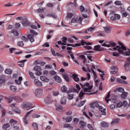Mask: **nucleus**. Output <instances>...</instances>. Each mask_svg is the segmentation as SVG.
Instances as JSON below:
<instances>
[{
	"instance_id": "1",
	"label": "nucleus",
	"mask_w": 130,
	"mask_h": 130,
	"mask_svg": "<svg viewBox=\"0 0 130 130\" xmlns=\"http://www.w3.org/2000/svg\"><path fill=\"white\" fill-rule=\"evenodd\" d=\"M80 85L81 86L82 89H83L84 92L87 93H83L82 92V90L80 92L79 94V96L80 99L82 98L85 94L89 95L92 94L90 92V90H91L93 88V86L91 85L90 86L89 83H86L83 85L80 84Z\"/></svg>"
},
{
	"instance_id": "2",
	"label": "nucleus",
	"mask_w": 130,
	"mask_h": 130,
	"mask_svg": "<svg viewBox=\"0 0 130 130\" xmlns=\"http://www.w3.org/2000/svg\"><path fill=\"white\" fill-rule=\"evenodd\" d=\"M6 101L9 103H10L12 101L13 99L14 100L18 102H21L22 99L20 98L18 96H15L13 95L9 96V98L4 97Z\"/></svg>"
},
{
	"instance_id": "3",
	"label": "nucleus",
	"mask_w": 130,
	"mask_h": 130,
	"mask_svg": "<svg viewBox=\"0 0 130 130\" xmlns=\"http://www.w3.org/2000/svg\"><path fill=\"white\" fill-rule=\"evenodd\" d=\"M30 32L31 34L27 35V37L28 39L30 40L31 42H34L35 41L34 37L35 36L38 35V33L35 30L30 29Z\"/></svg>"
},
{
	"instance_id": "4",
	"label": "nucleus",
	"mask_w": 130,
	"mask_h": 130,
	"mask_svg": "<svg viewBox=\"0 0 130 130\" xmlns=\"http://www.w3.org/2000/svg\"><path fill=\"white\" fill-rule=\"evenodd\" d=\"M113 11L110 12V15L111 16L110 19L112 21H116V20H119L120 18V15L119 14L114 13Z\"/></svg>"
},
{
	"instance_id": "5",
	"label": "nucleus",
	"mask_w": 130,
	"mask_h": 130,
	"mask_svg": "<svg viewBox=\"0 0 130 130\" xmlns=\"http://www.w3.org/2000/svg\"><path fill=\"white\" fill-rule=\"evenodd\" d=\"M119 44L121 46V47H119L117 49L119 53L124 54L123 50L126 51V47L123 45V44L120 42H119Z\"/></svg>"
},
{
	"instance_id": "6",
	"label": "nucleus",
	"mask_w": 130,
	"mask_h": 130,
	"mask_svg": "<svg viewBox=\"0 0 130 130\" xmlns=\"http://www.w3.org/2000/svg\"><path fill=\"white\" fill-rule=\"evenodd\" d=\"M34 70L36 71L35 73L38 76H40L42 74L41 68L40 66H35L34 68Z\"/></svg>"
},
{
	"instance_id": "7",
	"label": "nucleus",
	"mask_w": 130,
	"mask_h": 130,
	"mask_svg": "<svg viewBox=\"0 0 130 130\" xmlns=\"http://www.w3.org/2000/svg\"><path fill=\"white\" fill-rule=\"evenodd\" d=\"M32 105L31 103L27 102V103H24L22 106L23 109H25L27 108H29L30 109H31L35 107V106H32Z\"/></svg>"
},
{
	"instance_id": "8",
	"label": "nucleus",
	"mask_w": 130,
	"mask_h": 130,
	"mask_svg": "<svg viewBox=\"0 0 130 130\" xmlns=\"http://www.w3.org/2000/svg\"><path fill=\"white\" fill-rule=\"evenodd\" d=\"M111 69L112 70L110 71V73L113 74H115L116 75H117L118 73V69L117 67L114 66L111 67Z\"/></svg>"
},
{
	"instance_id": "9",
	"label": "nucleus",
	"mask_w": 130,
	"mask_h": 130,
	"mask_svg": "<svg viewBox=\"0 0 130 130\" xmlns=\"http://www.w3.org/2000/svg\"><path fill=\"white\" fill-rule=\"evenodd\" d=\"M43 90L41 88L37 89L35 90V94L37 96L39 97L42 94Z\"/></svg>"
},
{
	"instance_id": "10",
	"label": "nucleus",
	"mask_w": 130,
	"mask_h": 130,
	"mask_svg": "<svg viewBox=\"0 0 130 130\" xmlns=\"http://www.w3.org/2000/svg\"><path fill=\"white\" fill-rule=\"evenodd\" d=\"M22 23L24 25L26 26H29L30 24V22L26 18H24L22 20Z\"/></svg>"
},
{
	"instance_id": "11",
	"label": "nucleus",
	"mask_w": 130,
	"mask_h": 130,
	"mask_svg": "<svg viewBox=\"0 0 130 130\" xmlns=\"http://www.w3.org/2000/svg\"><path fill=\"white\" fill-rule=\"evenodd\" d=\"M94 50L95 51H101L104 50V48L102 47H101L99 45L95 46L94 47Z\"/></svg>"
},
{
	"instance_id": "12",
	"label": "nucleus",
	"mask_w": 130,
	"mask_h": 130,
	"mask_svg": "<svg viewBox=\"0 0 130 130\" xmlns=\"http://www.w3.org/2000/svg\"><path fill=\"white\" fill-rule=\"evenodd\" d=\"M120 121V119H113L111 123V124L112 125L117 124Z\"/></svg>"
},
{
	"instance_id": "13",
	"label": "nucleus",
	"mask_w": 130,
	"mask_h": 130,
	"mask_svg": "<svg viewBox=\"0 0 130 130\" xmlns=\"http://www.w3.org/2000/svg\"><path fill=\"white\" fill-rule=\"evenodd\" d=\"M98 109L99 111L101 112L103 115H106L105 108L104 109L102 106H101Z\"/></svg>"
},
{
	"instance_id": "14",
	"label": "nucleus",
	"mask_w": 130,
	"mask_h": 130,
	"mask_svg": "<svg viewBox=\"0 0 130 130\" xmlns=\"http://www.w3.org/2000/svg\"><path fill=\"white\" fill-rule=\"evenodd\" d=\"M34 82L35 84L37 86L39 87H41L42 86L41 82L38 80L37 79H35Z\"/></svg>"
},
{
	"instance_id": "15",
	"label": "nucleus",
	"mask_w": 130,
	"mask_h": 130,
	"mask_svg": "<svg viewBox=\"0 0 130 130\" xmlns=\"http://www.w3.org/2000/svg\"><path fill=\"white\" fill-rule=\"evenodd\" d=\"M54 78L56 81L58 83H60L62 81V80L60 77L58 75H55L54 76Z\"/></svg>"
},
{
	"instance_id": "16",
	"label": "nucleus",
	"mask_w": 130,
	"mask_h": 130,
	"mask_svg": "<svg viewBox=\"0 0 130 130\" xmlns=\"http://www.w3.org/2000/svg\"><path fill=\"white\" fill-rule=\"evenodd\" d=\"M72 78L76 82H79V78L78 77V75L75 74H73L72 75Z\"/></svg>"
},
{
	"instance_id": "17",
	"label": "nucleus",
	"mask_w": 130,
	"mask_h": 130,
	"mask_svg": "<svg viewBox=\"0 0 130 130\" xmlns=\"http://www.w3.org/2000/svg\"><path fill=\"white\" fill-rule=\"evenodd\" d=\"M27 60H24L20 61L18 62V65L19 66L23 67L24 66V62Z\"/></svg>"
},
{
	"instance_id": "18",
	"label": "nucleus",
	"mask_w": 130,
	"mask_h": 130,
	"mask_svg": "<svg viewBox=\"0 0 130 130\" xmlns=\"http://www.w3.org/2000/svg\"><path fill=\"white\" fill-rule=\"evenodd\" d=\"M40 79L42 81H43L45 82H48L49 80V79H48L46 77L43 76H40Z\"/></svg>"
},
{
	"instance_id": "19",
	"label": "nucleus",
	"mask_w": 130,
	"mask_h": 130,
	"mask_svg": "<svg viewBox=\"0 0 130 130\" xmlns=\"http://www.w3.org/2000/svg\"><path fill=\"white\" fill-rule=\"evenodd\" d=\"M117 81L118 82L121 84H127V82L124 81L120 78L117 79Z\"/></svg>"
},
{
	"instance_id": "20",
	"label": "nucleus",
	"mask_w": 130,
	"mask_h": 130,
	"mask_svg": "<svg viewBox=\"0 0 130 130\" xmlns=\"http://www.w3.org/2000/svg\"><path fill=\"white\" fill-rule=\"evenodd\" d=\"M105 31L107 33H109L111 32V30L109 26H108L105 27H103Z\"/></svg>"
},
{
	"instance_id": "21",
	"label": "nucleus",
	"mask_w": 130,
	"mask_h": 130,
	"mask_svg": "<svg viewBox=\"0 0 130 130\" xmlns=\"http://www.w3.org/2000/svg\"><path fill=\"white\" fill-rule=\"evenodd\" d=\"M128 94L127 92H124L121 94V98L123 99H124L127 97Z\"/></svg>"
},
{
	"instance_id": "22",
	"label": "nucleus",
	"mask_w": 130,
	"mask_h": 130,
	"mask_svg": "<svg viewBox=\"0 0 130 130\" xmlns=\"http://www.w3.org/2000/svg\"><path fill=\"white\" fill-rule=\"evenodd\" d=\"M101 125L102 126L104 127H108L109 126V124L104 122L101 123Z\"/></svg>"
},
{
	"instance_id": "23",
	"label": "nucleus",
	"mask_w": 130,
	"mask_h": 130,
	"mask_svg": "<svg viewBox=\"0 0 130 130\" xmlns=\"http://www.w3.org/2000/svg\"><path fill=\"white\" fill-rule=\"evenodd\" d=\"M63 126L64 127L69 128L71 129H72L73 128V126L69 124H65Z\"/></svg>"
},
{
	"instance_id": "24",
	"label": "nucleus",
	"mask_w": 130,
	"mask_h": 130,
	"mask_svg": "<svg viewBox=\"0 0 130 130\" xmlns=\"http://www.w3.org/2000/svg\"><path fill=\"white\" fill-rule=\"evenodd\" d=\"M11 33L13 34L14 36H18L19 35V33L17 31L14 29L12 30L11 31Z\"/></svg>"
},
{
	"instance_id": "25",
	"label": "nucleus",
	"mask_w": 130,
	"mask_h": 130,
	"mask_svg": "<svg viewBox=\"0 0 130 130\" xmlns=\"http://www.w3.org/2000/svg\"><path fill=\"white\" fill-rule=\"evenodd\" d=\"M32 125L34 129L37 130L38 129V126L37 124L36 123L33 122L32 124Z\"/></svg>"
},
{
	"instance_id": "26",
	"label": "nucleus",
	"mask_w": 130,
	"mask_h": 130,
	"mask_svg": "<svg viewBox=\"0 0 130 130\" xmlns=\"http://www.w3.org/2000/svg\"><path fill=\"white\" fill-rule=\"evenodd\" d=\"M46 8L45 7H41L39 8L37 10V11L39 13L43 12Z\"/></svg>"
},
{
	"instance_id": "27",
	"label": "nucleus",
	"mask_w": 130,
	"mask_h": 130,
	"mask_svg": "<svg viewBox=\"0 0 130 130\" xmlns=\"http://www.w3.org/2000/svg\"><path fill=\"white\" fill-rule=\"evenodd\" d=\"M92 105H94L95 106L98 108L101 106L99 104L98 102H93L91 104Z\"/></svg>"
},
{
	"instance_id": "28",
	"label": "nucleus",
	"mask_w": 130,
	"mask_h": 130,
	"mask_svg": "<svg viewBox=\"0 0 130 130\" xmlns=\"http://www.w3.org/2000/svg\"><path fill=\"white\" fill-rule=\"evenodd\" d=\"M62 107L61 105H58L56 107V109L60 112H62Z\"/></svg>"
},
{
	"instance_id": "29",
	"label": "nucleus",
	"mask_w": 130,
	"mask_h": 130,
	"mask_svg": "<svg viewBox=\"0 0 130 130\" xmlns=\"http://www.w3.org/2000/svg\"><path fill=\"white\" fill-rule=\"evenodd\" d=\"M12 70L10 69H7L5 71V73L7 74H10L12 73Z\"/></svg>"
},
{
	"instance_id": "30",
	"label": "nucleus",
	"mask_w": 130,
	"mask_h": 130,
	"mask_svg": "<svg viewBox=\"0 0 130 130\" xmlns=\"http://www.w3.org/2000/svg\"><path fill=\"white\" fill-rule=\"evenodd\" d=\"M72 120V117L71 116H68L66 119V120L67 122H70Z\"/></svg>"
},
{
	"instance_id": "31",
	"label": "nucleus",
	"mask_w": 130,
	"mask_h": 130,
	"mask_svg": "<svg viewBox=\"0 0 130 130\" xmlns=\"http://www.w3.org/2000/svg\"><path fill=\"white\" fill-rule=\"evenodd\" d=\"M47 16V17H50L53 18H56L57 17V15H55L54 13L52 14H48Z\"/></svg>"
},
{
	"instance_id": "32",
	"label": "nucleus",
	"mask_w": 130,
	"mask_h": 130,
	"mask_svg": "<svg viewBox=\"0 0 130 130\" xmlns=\"http://www.w3.org/2000/svg\"><path fill=\"white\" fill-rule=\"evenodd\" d=\"M130 64V63L129 62H125L124 65V67L125 68V71H128V69H127L126 68L128 67Z\"/></svg>"
},
{
	"instance_id": "33",
	"label": "nucleus",
	"mask_w": 130,
	"mask_h": 130,
	"mask_svg": "<svg viewBox=\"0 0 130 130\" xmlns=\"http://www.w3.org/2000/svg\"><path fill=\"white\" fill-rule=\"evenodd\" d=\"M61 90L63 92H65L67 91V89L65 86H63L61 88Z\"/></svg>"
},
{
	"instance_id": "34",
	"label": "nucleus",
	"mask_w": 130,
	"mask_h": 130,
	"mask_svg": "<svg viewBox=\"0 0 130 130\" xmlns=\"http://www.w3.org/2000/svg\"><path fill=\"white\" fill-rule=\"evenodd\" d=\"M10 89L11 90H12L13 92L16 91L17 90L16 87L13 86H10Z\"/></svg>"
},
{
	"instance_id": "35",
	"label": "nucleus",
	"mask_w": 130,
	"mask_h": 130,
	"mask_svg": "<svg viewBox=\"0 0 130 130\" xmlns=\"http://www.w3.org/2000/svg\"><path fill=\"white\" fill-rule=\"evenodd\" d=\"M66 102V101L65 97L61 98L60 100V103L61 104H65Z\"/></svg>"
},
{
	"instance_id": "36",
	"label": "nucleus",
	"mask_w": 130,
	"mask_h": 130,
	"mask_svg": "<svg viewBox=\"0 0 130 130\" xmlns=\"http://www.w3.org/2000/svg\"><path fill=\"white\" fill-rule=\"evenodd\" d=\"M28 72L31 78L33 79L35 78V77L34 75V74L32 72L29 70Z\"/></svg>"
},
{
	"instance_id": "37",
	"label": "nucleus",
	"mask_w": 130,
	"mask_h": 130,
	"mask_svg": "<svg viewBox=\"0 0 130 130\" xmlns=\"http://www.w3.org/2000/svg\"><path fill=\"white\" fill-rule=\"evenodd\" d=\"M79 124L81 125V127H83L85 126L86 124L84 121H80Z\"/></svg>"
},
{
	"instance_id": "38",
	"label": "nucleus",
	"mask_w": 130,
	"mask_h": 130,
	"mask_svg": "<svg viewBox=\"0 0 130 130\" xmlns=\"http://www.w3.org/2000/svg\"><path fill=\"white\" fill-rule=\"evenodd\" d=\"M9 123H7L4 124L3 126V128L4 129H6L8 128L10 126Z\"/></svg>"
},
{
	"instance_id": "39",
	"label": "nucleus",
	"mask_w": 130,
	"mask_h": 130,
	"mask_svg": "<svg viewBox=\"0 0 130 130\" xmlns=\"http://www.w3.org/2000/svg\"><path fill=\"white\" fill-rule=\"evenodd\" d=\"M63 77L65 80L67 82L69 81V77L67 75H64Z\"/></svg>"
},
{
	"instance_id": "40",
	"label": "nucleus",
	"mask_w": 130,
	"mask_h": 130,
	"mask_svg": "<svg viewBox=\"0 0 130 130\" xmlns=\"http://www.w3.org/2000/svg\"><path fill=\"white\" fill-rule=\"evenodd\" d=\"M86 100H85L83 101H81L80 103L78 105V106L80 107L83 106L85 102H86Z\"/></svg>"
},
{
	"instance_id": "41",
	"label": "nucleus",
	"mask_w": 130,
	"mask_h": 130,
	"mask_svg": "<svg viewBox=\"0 0 130 130\" xmlns=\"http://www.w3.org/2000/svg\"><path fill=\"white\" fill-rule=\"evenodd\" d=\"M74 15L73 13H68L67 15V17L69 18H71Z\"/></svg>"
},
{
	"instance_id": "42",
	"label": "nucleus",
	"mask_w": 130,
	"mask_h": 130,
	"mask_svg": "<svg viewBox=\"0 0 130 130\" xmlns=\"http://www.w3.org/2000/svg\"><path fill=\"white\" fill-rule=\"evenodd\" d=\"M109 93L110 92H109L108 93L106 96L105 98V101L107 103H108V101H109V100H108V99H109L110 96V94Z\"/></svg>"
},
{
	"instance_id": "43",
	"label": "nucleus",
	"mask_w": 130,
	"mask_h": 130,
	"mask_svg": "<svg viewBox=\"0 0 130 130\" xmlns=\"http://www.w3.org/2000/svg\"><path fill=\"white\" fill-rule=\"evenodd\" d=\"M79 9L81 12L85 11V7L82 5L79 6Z\"/></svg>"
},
{
	"instance_id": "44",
	"label": "nucleus",
	"mask_w": 130,
	"mask_h": 130,
	"mask_svg": "<svg viewBox=\"0 0 130 130\" xmlns=\"http://www.w3.org/2000/svg\"><path fill=\"white\" fill-rule=\"evenodd\" d=\"M9 122L10 123H13V124H17L18 123V122L17 121L14 120L12 119H11L10 120Z\"/></svg>"
},
{
	"instance_id": "45",
	"label": "nucleus",
	"mask_w": 130,
	"mask_h": 130,
	"mask_svg": "<svg viewBox=\"0 0 130 130\" xmlns=\"http://www.w3.org/2000/svg\"><path fill=\"white\" fill-rule=\"evenodd\" d=\"M21 26L20 24L19 23H16L15 24V28L16 29H18V28L20 27Z\"/></svg>"
},
{
	"instance_id": "46",
	"label": "nucleus",
	"mask_w": 130,
	"mask_h": 130,
	"mask_svg": "<svg viewBox=\"0 0 130 130\" xmlns=\"http://www.w3.org/2000/svg\"><path fill=\"white\" fill-rule=\"evenodd\" d=\"M128 50H129L128 51H126L125 53L123 54L124 55L126 56H129L130 55V49H128Z\"/></svg>"
},
{
	"instance_id": "47",
	"label": "nucleus",
	"mask_w": 130,
	"mask_h": 130,
	"mask_svg": "<svg viewBox=\"0 0 130 130\" xmlns=\"http://www.w3.org/2000/svg\"><path fill=\"white\" fill-rule=\"evenodd\" d=\"M122 13V16L124 17H126L128 15V13L126 11Z\"/></svg>"
},
{
	"instance_id": "48",
	"label": "nucleus",
	"mask_w": 130,
	"mask_h": 130,
	"mask_svg": "<svg viewBox=\"0 0 130 130\" xmlns=\"http://www.w3.org/2000/svg\"><path fill=\"white\" fill-rule=\"evenodd\" d=\"M59 93V92L58 91H54L53 92V95L54 96H57L58 95Z\"/></svg>"
},
{
	"instance_id": "49",
	"label": "nucleus",
	"mask_w": 130,
	"mask_h": 130,
	"mask_svg": "<svg viewBox=\"0 0 130 130\" xmlns=\"http://www.w3.org/2000/svg\"><path fill=\"white\" fill-rule=\"evenodd\" d=\"M73 94H69L68 96V98L69 99H72L73 98Z\"/></svg>"
},
{
	"instance_id": "50",
	"label": "nucleus",
	"mask_w": 130,
	"mask_h": 130,
	"mask_svg": "<svg viewBox=\"0 0 130 130\" xmlns=\"http://www.w3.org/2000/svg\"><path fill=\"white\" fill-rule=\"evenodd\" d=\"M87 126L90 130H94L92 125L90 124H87Z\"/></svg>"
},
{
	"instance_id": "51",
	"label": "nucleus",
	"mask_w": 130,
	"mask_h": 130,
	"mask_svg": "<svg viewBox=\"0 0 130 130\" xmlns=\"http://www.w3.org/2000/svg\"><path fill=\"white\" fill-rule=\"evenodd\" d=\"M33 111V110H31L30 111L27 112L24 116V117L25 118H26L27 117L29 116V114H30Z\"/></svg>"
},
{
	"instance_id": "52",
	"label": "nucleus",
	"mask_w": 130,
	"mask_h": 130,
	"mask_svg": "<svg viewBox=\"0 0 130 130\" xmlns=\"http://www.w3.org/2000/svg\"><path fill=\"white\" fill-rule=\"evenodd\" d=\"M44 102L45 103L47 104H48L49 103L50 100L48 98H46L44 99Z\"/></svg>"
},
{
	"instance_id": "53",
	"label": "nucleus",
	"mask_w": 130,
	"mask_h": 130,
	"mask_svg": "<svg viewBox=\"0 0 130 130\" xmlns=\"http://www.w3.org/2000/svg\"><path fill=\"white\" fill-rule=\"evenodd\" d=\"M73 121L75 124H77L79 121V119L77 118H75L73 119Z\"/></svg>"
},
{
	"instance_id": "54",
	"label": "nucleus",
	"mask_w": 130,
	"mask_h": 130,
	"mask_svg": "<svg viewBox=\"0 0 130 130\" xmlns=\"http://www.w3.org/2000/svg\"><path fill=\"white\" fill-rule=\"evenodd\" d=\"M77 22V20L75 18H73L71 21V23H75Z\"/></svg>"
},
{
	"instance_id": "55",
	"label": "nucleus",
	"mask_w": 130,
	"mask_h": 130,
	"mask_svg": "<svg viewBox=\"0 0 130 130\" xmlns=\"http://www.w3.org/2000/svg\"><path fill=\"white\" fill-rule=\"evenodd\" d=\"M112 55L114 56H118L119 55V53L116 52L112 53Z\"/></svg>"
},
{
	"instance_id": "56",
	"label": "nucleus",
	"mask_w": 130,
	"mask_h": 130,
	"mask_svg": "<svg viewBox=\"0 0 130 130\" xmlns=\"http://www.w3.org/2000/svg\"><path fill=\"white\" fill-rule=\"evenodd\" d=\"M117 90L120 92H122L124 91V89L122 87H120Z\"/></svg>"
},
{
	"instance_id": "57",
	"label": "nucleus",
	"mask_w": 130,
	"mask_h": 130,
	"mask_svg": "<svg viewBox=\"0 0 130 130\" xmlns=\"http://www.w3.org/2000/svg\"><path fill=\"white\" fill-rule=\"evenodd\" d=\"M115 4L117 5H121V2L119 1H116L115 2Z\"/></svg>"
},
{
	"instance_id": "58",
	"label": "nucleus",
	"mask_w": 130,
	"mask_h": 130,
	"mask_svg": "<svg viewBox=\"0 0 130 130\" xmlns=\"http://www.w3.org/2000/svg\"><path fill=\"white\" fill-rule=\"evenodd\" d=\"M22 40H24V41L26 42L28 41V38L25 37L24 36H22L21 38Z\"/></svg>"
},
{
	"instance_id": "59",
	"label": "nucleus",
	"mask_w": 130,
	"mask_h": 130,
	"mask_svg": "<svg viewBox=\"0 0 130 130\" xmlns=\"http://www.w3.org/2000/svg\"><path fill=\"white\" fill-rule=\"evenodd\" d=\"M122 106H123V104H122V102H119L117 105V106L118 107H120Z\"/></svg>"
},
{
	"instance_id": "60",
	"label": "nucleus",
	"mask_w": 130,
	"mask_h": 130,
	"mask_svg": "<svg viewBox=\"0 0 130 130\" xmlns=\"http://www.w3.org/2000/svg\"><path fill=\"white\" fill-rule=\"evenodd\" d=\"M79 57L83 60H85L86 58L85 56L83 55H81L79 56Z\"/></svg>"
},
{
	"instance_id": "61",
	"label": "nucleus",
	"mask_w": 130,
	"mask_h": 130,
	"mask_svg": "<svg viewBox=\"0 0 130 130\" xmlns=\"http://www.w3.org/2000/svg\"><path fill=\"white\" fill-rule=\"evenodd\" d=\"M12 6V4H11V3H9L5 5H4V7H10V6Z\"/></svg>"
},
{
	"instance_id": "62",
	"label": "nucleus",
	"mask_w": 130,
	"mask_h": 130,
	"mask_svg": "<svg viewBox=\"0 0 130 130\" xmlns=\"http://www.w3.org/2000/svg\"><path fill=\"white\" fill-rule=\"evenodd\" d=\"M18 45L21 46H23L24 44L22 41H20L17 43Z\"/></svg>"
},
{
	"instance_id": "63",
	"label": "nucleus",
	"mask_w": 130,
	"mask_h": 130,
	"mask_svg": "<svg viewBox=\"0 0 130 130\" xmlns=\"http://www.w3.org/2000/svg\"><path fill=\"white\" fill-rule=\"evenodd\" d=\"M123 105L124 106H126L127 104L128 103L126 101H124L123 103H122Z\"/></svg>"
},
{
	"instance_id": "64",
	"label": "nucleus",
	"mask_w": 130,
	"mask_h": 130,
	"mask_svg": "<svg viewBox=\"0 0 130 130\" xmlns=\"http://www.w3.org/2000/svg\"><path fill=\"white\" fill-rule=\"evenodd\" d=\"M13 128V130H20L19 127L17 126H14Z\"/></svg>"
}]
</instances>
